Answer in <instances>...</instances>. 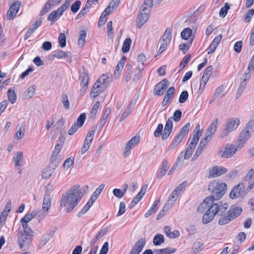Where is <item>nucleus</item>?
<instances>
[{
  "label": "nucleus",
  "instance_id": "obj_56",
  "mask_svg": "<svg viewBox=\"0 0 254 254\" xmlns=\"http://www.w3.org/2000/svg\"><path fill=\"white\" fill-rule=\"evenodd\" d=\"M163 126L162 124H159L157 127L156 129L154 132V135L155 137H159L163 133Z\"/></svg>",
  "mask_w": 254,
  "mask_h": 254
},
{
  "label": "nucleus",
  "instance_id": "obj_60",
  "mask_svg": "<svg viewBox=\"0 0 254 254\" xmlns=\"http://www.w3.org/2000/svg\"><path fill=\"white\" fill-rule=\"evenodd\" d=\"M25 130V129L24 126H21L19 128V129L17 130L16 132V135L18 139H21L23 137Z\"/></svg>",
  "mask_w": 254,
  "mask_h": 254
},
{
  "label": "nucleus",
  "instance_id": "obj_28",
  "mask_svg": "<svg viewBox=\"0 0 254 254\" xmlns=\"http://www.w3.org/2000/svg\"><path fill=\"white\" fill-rule=\"evenodd\" d=\"M178 192L174 190L170 194L166 204L171 207L177 199L178 196Z\"/></svg>",
  "mask_w": 254,
  "mask_h": 254
},
{
  "label": "nucleus",
  "instance_id": "obj_33",
  "mask_svg": "<svg viewBox=\"0 0 254 254\" xmlns=\"http://www.w3.org/2000/svg\"><path fill=\"white\" fill-rule=\"evenodd\" d=\"M7 97L9 101L11 104H13L16 102L17 99V95L15 91L13 89L11 88L8 89V90L7 91Z\"/></svg>",
  "mask_w": 254,
  "mask_h": 254
},
{
  "label": "nucleus",
  "instance_id": "obj_14",
  "mask_svg": "<svg viewBox=\"0 0 254 254\" xmlns=\"http://www.w3.org/2000/svg\"><path fill=\"white\" fill-rule=\"evenodd\" d=\"M227 171V169L224 167L214 166L209 172V178H216L225 174Z\"/></svg>",
  "mask_w": 254,
  "mask_h": 254
},
{
  "label": "nucleus",
  "instance_id": "obj_44",
  "mask_svg": "<svg viewBox=\"0 0 254 254\" xmlns=\"http://www.w3.org/2000/svg\"><path fill=\"white\" fill-rule=\"evenodd\" d=\"M230 5L228 3H226L224 7H222L219 11V15L222 17H225L230 9Z\"/></svg>",
  "mask_w": 254,
  "mask_h": 254
},
{
  "label": "nucleus",
  "instance_id": "obj_43",
  "mask_svg": "<svg viewBox=\"0 0 254 254\" xmlns=\"http://www.w3.org/2000/svg\"><path fill=\"white\" fill-rule=\"evenodd\" d=\"M132 109L130 105H128L127 108L125 109V111L121 115V118L120 119V121L122 122L126 118H127L128 117V116L129 115V114L130 113Z\"/></svg>",
  "mask_w": 254,
  "mask_h": 254
},
{
  "label": "nucleus",
  "instance_id": "obj_6",
  "mask_svg": "<svg viewBox=\"0 0 254 254\" xmlns=\"http://www.w3.org/2000/svg\"><path fill=\"white\" fill-rule=\"evenodd\" d=\"M242 212V209L239 206L232 205L227 213L226 215H222L218 220V224L223 225L229 223L232 220L239 216Z\"/></svg>",
  "mask_w": 254,
  "mask_h": 254
},
{
  "label": "nucleus",
  "instance_id": "obj_11",
  "mask_svg": "<svg viewBox=\"0 0 254 254\" xmlns=\"http://www.w3.org/2000/svg\"><path fill=\"white\" fill-rule=\"evenodd\" d=\"M169 84L170 83L167 79H163L155 86L154 89V94L157 96L163 95L166 89L169 86Z\"/></svg>",
  "mask_w": 254,
  "mask_h": 254
},
{
  "label": "nucleus",
  "instance_id": "obj_50",
  "mask_svg": "<svg viewBox=\"0 0 254 254\" xmlns=\"http://www.w3.org/2000/svg\"><path fill=\"white\" fill-rule=\"evenodd\" d=\"M52 171L51 167H48L45 168L42 173V178L44 179H48L52 175Z\"/></svg>",
  "mask_w": 254,
  "mask_h": 254
},
{
  "label": "nucleus",
  "instance_id": "obj_30",
  "mask_svg": "<svg viewBox=\"0 0 254 254\" xmlns=\"http://www.w3.org/2000/svg\"><path fill=\"white\" fill-rule=\"evenodd\" d=\"M111 112V109L110 107H108L106 109L105 111L104 112V114L103 115V116L102 117V119L100 120L99 123V127L102 128L104 125L105 124L106 122L107 121V119L108 118V117Z\"/></svg>",
  "mask_w": 254,
  "mask_h": 254
},
{
  "label": "nucleus",
  "instance_id": "obj_10",
  "mask_svg": "<svg viewBox=\"0 0 254 254\" xmlns=\"http://www.w3.org/2000/svg\"><path fill=\"white\" fill-rule=\"evenodd\" d=\"M237 151V148L233 144H228L223 150H220L218 154L221 158L231 157Z\"/></svg>",
  "mask_w": 254,
  "mask_h": 254
},
{
  "label": "nucleus",
  "instance_id": "obj_5",
  "mask_svg": "<svg viewBox=\"0 0 254 254\" xmlns=\"http://www.w3.org/2000/svg\"><path fill=\"white\" fill-rule=\"evenodd\" d=\"M34 236V231L32 230H27L23 229L18 233L17 243L20 249L23 251L28 250L32 244Z\"/></svg>",
  "mask_w": 254,
  "mask_h": 254
},
{
  "label": "nucleus",
  "instance_id": "obj_39",
  "mask_svg": "<svg viewBox=\"0 0 254 254\" xmlns=\"http://www.w3.org/2000/svg\"><path fill=\"white\" fill-rule=\"evenodd\" d=\"M197 128L199 129V125H197L196 126V129ZM201 133L202 131H201L200 129H198L197 132L193 135L192 140L190 143H194V145H196L199 139L200 136L201 135Z\"/></svg>",
  "mask_w": 254,
  "mask_h": 254
},
{
  "label": "nucleus",
  "instance_id": "obj_22",
  "mask_svg": "<svg viewBox=\"0 0 254 254\" xmlns=\"http://www.w3.org/2000/svg\"><path fill=\"white\" fill-rule=\"evenodd\" d=\"M126 62V57L124 56L122 58L119 62L117 65L116 67V69L114 72V76L117 78L119 76L122 69H123Z\"/></svg>",
  "mask_w": 254,
  "mask_h": 254
},
{
  "label": "nucleus",
  "instance_id": "obj_45",
  "mask_svg": "<svg viewBox=\"0 0 254 254\" xmlns=\"http://www.w3.org/2000/svg\"><path fill=\"white\" fill-rule=\"evenodd\" d=\"M107 231V230H104V231H99L96 235V236L92 239V240L90 242V244L91 245H93L101 237L103 236L106 234Z\"/></svg>",
  "mask_w": 254,
  "mask_h": 254
},
{
  "label": "nucleus",
  "instance_id": "obj_19",
  "mask_svg": "<svg viewBox=\"0 0 254 254\" xmlns=\"http://www.w3.org/2000/svg\"><path fill=\"white\" fill-rule=\"evenodd\" d=\"M145 244L144 238H141L136 242L129 254H139Z\"/></svg>",
  "mask_w": 254,
  "mask_h": 254
},
{
  "label": "nucleus",
  "instance_id": "obj_4",
  "mask_svg": "<svg viewBox=\"0 0 254 254\" xmlns=\"http://www.w3.org/2000/svg\"><path fill=\"white\" fill-rule=\"evenodd\" d=\"M153 4L152 0H145L142 4L140 13L136 20L137 27L138 28L140 29L148 20Z\"/></svg>",
  "mask_w": 254,
  "mask_h": 254
},
{
  "label": "nucleus",
  "instance_id": "obj_57",
  "mask_svg": "<svg viewBox=\"0 0 254 254\" xmlns=\"http://www.w3.org/2000/svg\"><path fill=\"white\" fill-rule=\"evenodd\" d=\"M211 136H209V135H206V136L204 138H203L199 144V146L203 148H204L207 144L208 142L211 139Z\"/></svg>",
  "mask_w": 254,
  "mask_h": 254
},
{
  "label": "nucleus",
  "instance_id": "obj_34",
  "mask_svg": "<svg viewBox=\"0 0 254 254\" xmlns=\"http://www.w3.org/2000/svg\"><path fill=\"white\" fill-rule=\"evenodd\" d=\"M35 90L36 86L35 85L30 86L24 93V98L28 99L32 97L34 95Z\"/></svg>",
  "mask_w": 254,
  "mask_h": 254
},
{
  "label": "nucleus",
  "instance_id": "obj_15",
  "mask_svg": "<svg viewBox=\"0 0 254 254\" xmlns=\"http://www.w3.org/2000/svg\"><path fill=\"white\" fill-rule=\"evenodd\" d=\"M212 199V198L210 196L206 197L203 201L198 206L197 211L200 213H203L205 210H207L212 204H215Z\"/></svg>",
  "mask_w": 254,
  "mask_h": 254
},
{
  "label": "nucleus",
  "instance_id": "obj_49",
  "mask_svg": "<svg viewBox=\"0 0 254 254\" xmlns=\"http://www.w3.org/2000/svg\"><path fill=\"white\" fill-rule=\"evenodd\" d=\"M81 3L80 0H77L75 1L71 6V11L73 13L77 12L79 9Z\"/></svg>",
  "mask_w": 254,
  "mask_h": 254
},
{
  "label": "nucleus",
  "instance_id": "obj_24",
  "mask_svg": "<svg viewBox=\"0 0 254 254\" xmlns=\"http://www.w3.org/2000/svg\"><path fill=\"white\" fill-rule=\"evenodd\" d=\"M13 160L16 167L22 166L23 162V152L21 151L17 152L13 157Z\"/></svg>",
  "mask_w": 254,
  "mask_h": 254
},
{
  "label": "nucleus",
  "instance_id": "obj_47",
  "mask_svg": "<svg viewBox=\"0 0 254 254\" xmlns=\"http://www.w3.org/2000/svg\"><path fill=\"white\" fill-rule=\"evenodd\" d=\"M145 191L143 192V189H142L133 198L132 200L131 203L133 204V205L136 204L140 201Z\"/></svg>",
  "mask_w": 254,
  "mask_h": 254
},
{
  "label": "nucleus",
  "instance_id": "obj_2",
  "mask_svg": "<svg viewBox=\"0 0 254 254\" xmlns=\"http://www.w3.org/2000/svg\"><path fill=\"white\" fill-rule=\"evenodd\" d=\"M228 208L227 204L221 202L212 204L202 217V222L204 224L209 223L217 214L219 215L225 212Z\"/></svg>",
  "mask_w": 254,
  "mask_h": 254
},
{
  "label": "nucleus",
  "instance_id": "obj_1",
  "mask_svg": "<svg viewBox=\"0 0 254 254\" xmlns=\"http://www.w3.org/2000/svg\"><path fill=\"white\" fill-rule=\"evenodd\" d=\"M88 190L87 185L82 188L78 185L72 187L70 190L65 194H63L60 201L61 207H64L68 204L66 208L67 212H70L77 205L78 203L87 192Z\"/></svg>",
  "mask_w": 254,
  "mask_h": 254
},
{
  "label": "nucleus",
  "instance_id": "obj_17",
  "mask_svg": "<svg viewBox=\"0 0 254 254\" xmlns=\"http://www.w3.org/2000/svg\"><path fill=\"white\" fill-rule=\"evenodd\" d=\"M173 123L172 118H169L166 123L163 133L162 134V139L165 140L168 138L172 131Z\"/></svg>",
  "mask_w": 254,
  "mask_h": 254
},
{
  "label": "nucleus",
  "instance_id": "obj_37",
  "mask_svg": "<svg viewBox=\"0 0 254 254\" xmlns=\"http://www.w3.org/2000/svg\"><path fill=\"white\" fill-rule=\"evenodd\" d=\"M159 202V200H156L154 202L152 207L145 214V215H144L145 217L147 218V217H149L152 214L155 213L156 211V210L157 209V205Z\"/></svg>",
  "mask_w": 254,
  "mask_h": 254
},
{
  "label": "nucleus",
  "instance_id": "obj_3",
  "mask_svg": "<svg viewBox=\"0 0 254 254\" xmlns=\"http://www.w3.org/2000/svg\"><path fill=\"white\" fill-rule=\"evenodd\" d=\"M227 186L224 183L214 180L210 182L208 185V190L211 192L210 196L212 200L220 199L226 193Z\"/></svg>",
  "mask_w": 254,
  "mask_h": 254
},
{
  "label": "nucleus",
  "instance_id": "obj_55",
  "mask_svg": "<svg viewBox=\"0 0 254 254\" xmlns=\"http://www.w3.org/2000/svg\"><path fill=\"white\" fill-rule=\"evenodd\" d=\"M189 97V93L187 91H183L179 97V101L180 103H184Z\"/></svg>",
  "mask_w": 254,
  "mask_h": 254
},
{
  "label": "nucleus",
  "instance_id": "obj_20",
  "mask_svg": "<svg viewBox=\"0 0 254 254\" xmlns=\"http://www.w3.org/2000/svg\"><path fill=\"white\" fill-rule=\"evenodd\" d=\"M106 88L105 86L101 85L98 82H96L92 87L90 93L91 97L95 98L102 93Z\"/></svg>",
  "mask_w": 254,
  "mask_h": 254
},
{
  "label": "nucleus",
  "instance_id": "obj_8",
  "mask_svg": "<svg viewBox=\"0 0 254 254\" xmlns=\"http://www.w3.org/2000/svg\"><path fill=\"white\" fill-rule=\"evenodd\" d=\"M190 126V123H188L181 129L179 133L175 137L173 142L169 145V150H172L182 141L185 136L189 132Z\"/></svg>",
  "mask_w": 254,
  "mask_h": 254
},
{
  "label": "nucleus",
  "instance_id": "obj_23",
  "mask_svg": "<svg viewBox=\"0 0 254 254\" xmlns=\"http://www.w3.org/2000/svg\"><path fill=\"white\" fill-rule=\"evenodd\" d=\"M218 118H216L211 123L207 128L206 135L211 137L212 135L215 133L218 124Z\"/></svg>",
  "mask_w": 254,
  "mask_h": 254
},
{
  "label": "nucleus",
  "instance_id": "obj_62",
  "mask_svg": "<svg viewBox=\"0 0 254 254\" xmlns=\"http://www.w3.org/2000/svg\"><path fill=\"white\" fill-rule=\"evenodd\" d=\"M175 92V88L174 87H171L168 88L166 93L165 95V99H170L173 97V95Z\"/></svg>",
  "mask_w": 254,
  "mask_h": 254
},
{
  "label": "nucleus",
  "instance_id": "obj_27",
  "mask_svg": "<svg viewBox=\"0 0 254 254\" xmlns=\"http://www.w3.org/2000/svg\"><path fill=\"white\" fill-rule=\"evenodd\" d=\"M172 39L171 31L170 28H167L162 37V42L165 43V44H169Z\"/></svg>",
  "mask_w": 254,
  "mask_h": 254
},
{
  "label": "nucleus",
  "instance_id": "obj_64",
  "mask_svg": "<svg viewBox=\"0 0 254 254\" xmlns=\"http://www.w3.org/2000/svg\"><path fill=\"white\" fill-rule=\"evenodd\" d=\"M243 45L242 41H237L234 46V51L238 53L241 52Z\"/></svg>",
  "mask_w": 254,
  "mask_h": 254
},
{
  "label": "nucleus",
  "instance_id": "obj_25",
  "mask_svg": "<svg viewBox=\"0 0 254 254\" xmlns=\"http://www.w3.org/2000/svg\"><path fill=\"white\" fill-rule=\"evenodd\" d=\"M111 79L109 77H106L104 74H103L97 80V82L105 86L106 88L109 85Z\"/></svg>",
  "mask_w": 254,
  "mask_h": 254
},
{
  "label": "nucleus",
  "instance_id": "obj_42",
  "mask_svg": "<svg viewBox=\"0 0 254 254\" xmlns=\"http://www.w3.org/2000/svg\"><path fill=\"white\" fill-rule=\"evenodd\" d=\"M52 7H53L52 5L49 1H48L44 5L43 7L42 8V10H41L39 13V15L40 16L44 15L52 8Z\"/></svg>",
  "mask_w": 254,
  "mask_h": 254
},
{
  "label": "nucleus",
  "instance_id": "obj_12",
  "mask_svg": "<svg viewBox=\"0 0 254 254\" xmlns=\"http://www.w3.org/2000/svg\"><path fill=\"white\" fill-rule=\"evenodd\" d=\"M139 140L140 136H135L127 143L123 154L124 158L127 157L130 153L131 150L138 143Z\"/></svg>",
  "mask_w": 254,
  "mask_h": 254
},
{
  "label": "nucleus",
  "instance_id": "obj_48",
  "mask_svg": "<svg viewBox=\"0 0 254 254\" xmlns=\"http://www.w3.org/2000/svg\"><path fill=\"white\" fill-rule=\"evenodd\" d=\"M182 113L181 110H177L174 112L173 116L171 117L172 121L174 120L176 122H178L180 121L182 117Z\"/></svg>",
  "mask_w": 254,
  "mask_h": 254
},
{
  "label": "nucleus",
  "instance_id": "obj_18",
  "mask_svg": "<svg viewBox=\"0 0 254 254\" xmlns=\"http://www.w3.org/2000/svg\"><path fill=\"white\" fill-rule=\"evenodd\" d=\"M79 80L80 85L82 86L81 91L84 92L86 90L89 83V74L86 70H84L80 74Z\"/></svg>",
  "mask_w": 254,
  "mask_h": 254
},
{
  "label": "nucleus",
  "instance_id": "obj_21",
  "mask_svg": "<svg viewBox=\"0 0 254 254\" xmlns=\"http://www.w3.org/2000/svg\"><path fill=\"white\" fill-rule=\"evenodd\" d=\"M61 7L56 10L51 12L48 16V20L51 21V25H53L63 14L64 11H61Z\"/></svg>",
  "mask_w": 254,
  "mask_h": 254
},
{
  "label": "nucleus",
  "instance_id": "obj_54",
  "mask_svg": "<svg viewBox=\"0 0 254 254\" xmlns=\"http://www.w3.org/2000/svg\"><path fill=\"white\" fill-rule=\"evenodd\" d=\"M191 58V55L190 54H188L186 55L182 60L180 63V67L181 68H184L187 64L189 62Z\"/></svg>",
  "mask_w": 254,
  "mask_h": 254
},
{
  "label": "nucleus",
  "instance_id": "obj_35",
  "mask_svg": "<svg viewBox=\"0 0 254 254\" xmlns=\"http://www.w3.org/2000/svg\"><path fill=\"white\" fill-rule=\"evenodd\" d=\"M78 41V44L79 46L83 47L85 43V38L86 37V32L84 30H81L79 32V36Z\"/></svg>",
  "mask_w": 254,
  "mask_h": 254
},
{
  "label": "nucleus",
  "instance_id": "obj_63",
  "mask_svg": "<svg viewBox=\"0 0 254 254\" xmlns=\"http://www.w3.org/2000/svg\"><path fill=\"white\" fill-rule=\"evenodd\" d=\"M254 9H251L249 10L245 14V21L247 22H250L251 19V17L254 15Z\"/></svg>",
  "mask_w": 254,
  "mask_h": 254
},
{
  "label": "nucleus",
  "instance_id": "obj_36",
  "mask_svg": "<svg viewBox=\"0 0 254 254\" xmlns=\"http://www.w3.org/2000/svg\"><path fill=\"white\" fill-rule=\"evenodd\" d=\"M131 44V40L130 38L125 39L122 46V51L123 53H126L129 51Z\"/></svg>",
  "mask_w": 254,
  "mask_h": 254
},
{
  "label": "nucleus",
  "instance_id": "obj_32",
  "mask_svg": "<svg viewBox=\"0 0 254 254\" xmlns=\"http://www.w3.org/2000/svg\"><path fill=\"white\" fill-rule=\"evenodd\" d=\"M168 169V162L166 160H164L162 163V165L161 168V170L158 172L156 177L157 178H161L166 173Z\"/></svg>",
  "mask_w": 254,
  "mask_h": 254
},
{
  "label": "nucleus",
  "instance_id": "obj_26",
  "mask_svg": "<svg viewBox=\"0 0 254 254\" xmlns=\"http://www.w3.org/2000/svg\"><path fill=\"white\" fill-rule=\"evenodd\" d=\"M196 145L194 143H190L188 145L184 154V159L190 158L195 149Z\"/></svg>",
  "mask_w": 254,
  "mask_h": 254
},
{
  "label": "nucleus",
  "instance_id": "obj_58",
  "mask_svg": "<svg viewBox=\"0 0 254 254\" xmlns=\"http://www.w3.org/2000/svg\"><path fill=\"white\" fill-rule=\"evenodd\" d=\"M99 106H100V102L99 101H97L94 105V106L90 112L91 117H92L93 118H94L95 115L96 114L97 110H98Z\"/></svg>",
  "mask_w": 254,
  "mask_h": 254
},
{
  "label": "nucleus",
  "instance_id": "obj_52",
  "mask_svg": "<svg viewBox=\"0 0 254 254\" xmlns=\"http://www.w3.org/2000/svg\"><path fill=\"white\" fill-rule=\"evenodd\" d=\"M90 7L85 5L84 8L82 9L80 12L77 14L76 19H80L85 15H86L89 11Z\"/></svg>",
  "mask_w": 254,
  "mask_h": 254
},
{
  "label": "nucleus",
  "instance_id": "obj_13",
  "mask_svg": "<svg viewBox=\"0 0 254 254\" xmlns=\"http://www.w3.org/2000/svg\"><path fill=\"white\" fill-rule=\"evenodd\" d=\"M21 2V1H16L13 3L9 7L6 14V18L8 20L13 19L18 13Z\"/></svg>",
  "mask_w": 254,
  "mask_h": 254
},
{
  "label": "nucleus",
  "instance_id": "obj_16",
  "mask_svg": "<svg viewBox=\"0 0 254 254\" xmlns=\"http://www.w3.org/2000/svg\"><path fill=\"white\" fill-rule=\"evenodd\" d=\"M245 185L244 183H240L237 186H236L231 190L230 193V197L231 198L234 199L239 197L241 193L243 192L245 190Z\"/></svg>",
  "mask_w": 254,
  "mask_h": 254
},
{
  "label": "nucleus",
  "instance_id": "obj_9",
  "mask_svg": "<svg viewBox=\"0 0 254 254\" xmlns=\"http://www.w3.org/2000/svg\"><path fill=\"white\" fill-rule=\"evenodd\" d=\"M240 123V120L238 118H231L227 121L225 128L220 134L221 137L227 135L228 133L236 129Z\"/></svg>",
  "mask_w": 254,
  "mask_h": 254
},
{
  "label": "nucleus",
  "instance_id": "obj_46",
  "mask_svg": "<svg viewBox=\"0 0 254 254\" xmlns=\"http://www.w3.org/2000/svg\"><path fill=\"white\" fill-rule=\"evenodd\" d=\"M126 68L127 69L125 74V80L127 82H128L131 79V70L132 66L130 64H127L126 66Z\"/></svg>",
  "mask_w": 254,
  "mask_h": 254
},
{
  "label": "nucleus",
  "instance_id": "obj_40",
  "mask_svg": "<svg viewBox=\"0 0 254 254\" xmlns=\"http://www.w3.org/2000/svg\"><path fill=\"white\" fill-rule=\"evenodd\" d=\"M191 34V29L190 28H186L182 31L181 35L183 39L185 40H188Z\"/></svg>",
  "mask_w": 254,
  "mask_h": 254
},
{
  "label": "nucleus",
  "instance_id": "obj_53",
  "mask_svg": "<svg viewBox=\"0 0 254 254\" xmlns=\"http://www.w3.org/2000/svg\"><path fill=\"white\" fill-rule=\"evenodd\" d=\"M85 120H86L85 113H82L78 117V118L77 120V122L75 123L77 124V125H79V127H81L83 126V125L84 124V123Z\"/></svg>",
  "mask_w": 254,
  "mask_h": 254
},
{
  "label": "nucleus",
  "instance_id": "obj_38",
  "mask_svg": "<svg viewBox=\"0 0 254 254\" xmlns=\"http://www.w3.org/2000/svg\"><path fill=\"white\" fill-rule=\"evenodd\" d=\"M164 242V238L162 234L155 235L153 240V243L155 246H159Z\"/></svg>",
  "mask_w": 254,
  "mask_h": 254
},
{
  "label": "nucleus",
  "instance_id": "obj_7",
  "mask_svg": "<svg viewBox=\"0 0 254 254\" xmlns=\"http://www.w3.org/2000/svg\"><path fill=\"white\" fill-rule=\"evenodd\" d=\"M254 126V121L251 120L240 134L237 143V148H241L243 147L246 141L250 138L253 132V127Z\"/></svg>",
  "mask_w": 254,
  "mask_h": 254
},
{
  "label": "nucleus",
  "instance_id": "obj_41",
  "mask_svg": "<svg viewBox=\"0 0 254 254\" xmlns=\"http://www.w3.org/2000/svg\"><path fill=\"white\" fill-rule=\"evenodd\" d=\"M243 80L240 83V86L238 88L240 91H244L247 85V81L249 79V73H245L243 75Z\"/></svg>",
  "mask_w": 254,
  "mask_h": 254
},
{
  "label": "nucleus",
  "instance_id": "obj_59",
  "mask_svg": "<svg viewBox=\"0 0 254 254\" xmlns=\"http://www.w3.org/2000/svg\"><path fill=\"white\" fill-rule=\"evenodd\" d=\"M92 205L89 203H87L84 207L79 211L77 214L78 217H81L82 215L84 214L91 207Z\"/></svg>",
  "mask_w": 254,
  "mask_h": 254
},
{
  "label": "nucleus",
  "instance_id": "obj_29",
  "mask_svg": "<svg viewBox=\"0 0 254 254\" xmlns=\"http://www.w3.org/2000/svg\"><path fill=\"white\" fill-rule=\"evenodd\" d=\"M31 220V217H30L29 215L27 213L21 219L20 222L22 224L23 229H26L30 231V230H32L28 225V223Z\"/></svg>",
  "mask_w": 254,
  "mask_h": 254
},
{
  "label": "nucleus",
  "instance_id": "obj_31",
  "mask_svg": "<svg viewBox=\"0 0 254 254\" xmlns=\"http://www.w3.org/2000/svg\"><path fill=\"white\" fill-rule=\"evenodd\" d=\"M51 205V197L50 195L47 194L45 195L43 204H42V208L43 209L49 210Z\"/></svg>",
  "mask_w": 254,
  "mask_h": 254
},
{
  "label": "nucleus",
  "instance_id": "obj_51",
  "mask_svg": "<svg viewBox=\"0 0 254 254\" xmlns=\"http://www.w3.org/2000/svg\"><path fill=\"white\" fill-rule=\"evenodd\" d=\"M59 42L60 46L61 48H63L66 45V38L64 33H61L59 34Z\"/></svg>",
  "mask_w": 254,
  "mask_h": 254
},
{
  "label": "nucleus",
  "instance_id": "obj_61",
  "mask_svg": "<svg viewBox=\"0 0 254 254\" xmlns=\"http://www.w3.org/2000/svg\"><path fill=\"white\" fill-rule=\"evenodd\" d=\"M114 195L118 198H122L125 194L123 191L119 189H115L113 190Z\"/></svg>",
  "mask_w": 254,
  "mask_h": 254
}]
</instances>
